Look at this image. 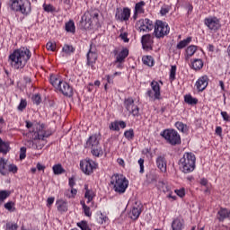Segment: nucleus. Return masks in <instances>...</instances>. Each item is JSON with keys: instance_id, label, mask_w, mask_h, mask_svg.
Masks as SVG:
<instances>
[{"instance_id": "nucleus-1", "label": "nucleus", "mask_w": 230, "mask_h": 230, "mask_svg": "<svg viewBox=\"0 0 230 230\" xmlns=\"http://www.w3.org/2000/svg\"><path fill=\"white\" fill-rule=\"evenodd\" d=\"M9 58L14 69H22V67L28 64V60L31 58V51L27 48H21L14 50L13 53L9 56Z\"/></svg>"}, {"instance_id": "nucleus-2", "label": "nucleus", "mask_w": 230, "mask_h": 230, "mask_svg": "<svg viewBox=\"0 0 230 230\" xmlns=\"http://www.w3.org/2000/svg\"><path fill=\"white\" fill-rule=\"evenodd\" d=\"M111 186L118 195H123L128 188V180L123 174H113L111 178Z\"/></svg>"}, {"instance_id": "nucleus-3", "label": "nucleus", "mask_w": 230, "mask_h": 230, "mask_svg": "<svg viewBox=\"0 0 230 230\" xmlns=\"http://www.w3.org/2000/svg\"><path fill=\"white\" fill-rule=\"evenodd\" d=\"M10 8L13 12L28 17L31 13V2L30 0H10Z\"/></svg>"}, {"instance_id": "nucleus-4", "label": "nucleus", "mask_w": 230, "mask_h": 230, "mask_svg": "<svg viewBox=\"0 0 230 230\" xmlns=\"http://www.w3.org/2000/svg\"><path fill=\"white\" fill-rule=\"evenodd\" d=\"M197 157L193 153H184L179 161V168L183 173H191L195 170Z\"/></svg>"}, {"instance_id": "nucleus-5", "label": "nucleus", "mask_w": 230, "mask_h": 230, "mask_svg": "<svg viewBox=\"0 0 230 230\" xmlns=\"http://www.w3.org/2000/svg\"><path fill=\"white\" fill-rule=\"evenodd\" d=\"M84 148H90L92 155L94 157H101V155H103V149L100 145V137L98 134H93L89 137L84 145Z\"/></svg>"}, {"instance_id": "nucleus-6", "label": "nucleus", "mask_w": 230, "mask_h": 230, "mask_svg": "<svg viewBox=\"0 0 230 230\" xmlns=\"http://www.w3.org/2000/svg\"><path fill=\"white\" fill-rule=\"evenodd\" d=\"M170 33V25L166 22L157 20L154 25L153 35L156 39H164Z\"/></svg>"}, {"instance_id": "nucleus-7", "label": "nucleus", "mask_w": 230, "mask_h": 230, "mask_svg": "<svg viewBox=\"0 0 230 230\" xmlns=\"http://www.w3.org/2000/svg\"><path fill=\"white\" fill-rule=\"evenodd\" d=\"M160 136L172 145L175 146V145H181V135L175 129H165L161 132Z\"/></svg>"}, {"instance_id": "nucleus-8", "label": "nucleus", "mask_w": 230, "mask_h": 230, "mask_svg": "<svg viewBox=\"0 0 230 230\" xmlns=\"http://www.w3.org/2000/svg\"><path fill=\"white\" fill-rule=\"evenodd\" d=\"M150 86L151 90L146 92V96H148L150 102L161 100V85H159V82L154 80L150 83Z\"/></svg>"}, {"instance_id": "nucleus-9", "label": "nucleus", "mask_w": 230, "mask_h": 230, "mask_svg": "<svg viewBox=\"0 0 230 230\" xmlns=\"http://www.w3.org/2000/svg\"><path fill=\"white\" fill-rule=\"evenodd\" d=\"M80 168L85 175H91L96 168H98V164L93 160L86 158L84 160L80 161Z\"/></svg>"}, {"instance_id": "nucleus-10", "label": "nucleus", "mask_w": 230, "mask_h": 230, "mask_svg": "<svg viewBox=\"0 0 230 230\" xmlns=\"http://www.w3.org/2000/svg\"><path fill=\"white\" fill-rule=\"evenodd\" d=\"M136 28L140 33H148L154 30V22L147 18L140 19L137 22Z\"/></svg>"}, {"instance_id": "nucleus-11", "label": "nucleus", "mask_w": 230, "mask_h": 230, "mask_svg": "<svg viewBox=\"0 0 230 230\" xmlns=\"http://www.w3.org/2000/svg\"><path fill=\"white\" fill-rule=\"evenodd\" d=\"M98 13L88 11L81 18V22L84 26L85 30L91 28L93 21H98Z\"/></svg>"}, {"instance_id": "nucleus-12", "label": "nucleus", "mask_w": 230, "mask_h": 230, "mask_svg": "<svg viewBox=\"0 0 230 230\" xmlns=\"http://www.w3.org/2000/svg\"><path fill=\"white\" fill-rule=\"evenodd\" d=\"M204 24L210 30V31H218L220 28H222V24L220 23V19L217 16H208L204 19Z\"/></svg>"}, {"instance_id": "nucleus-13", "label": "nucleus", "mask_w": 230, "mask_h": 230, "mask_svg": "<svg viewBox=\"0 0 230 230\" xmlns=\"http://www.w3.org/2000/svg\"><path fill=\"white\" fill-rule=\"evenodd\" d=\"M115 19L116 21H119V22H127L130 19V8L124 7L122 10L117 9Z\"/></svg>"}, {"instance_id": "nucleus-14", "label": "nucleus", "mask_w": 230, "mask_h": 230, "mask_svg": "<svg viewBox=\"0 0 230 230\" xmlns=\"http://www.w3.org/2000/svg\"><path fill=\"white\" fill-rule=\"evenodd\" d=\"M141 44L143 49L150 51V49H152V46H154V36L152 34L143 35L141 38Z\"/></svg>"}, {"instance_id": "nucleus-15", "label": "nucleus", "mask_w": 230, "mask_h": 230, "mask_svg": "<svg viewBox=\"0 0 230 230\" xmlns=\"http://www.w3.org/2000/svg\"><path fill=\"white\" fill-rule=\"evenodd\" d=\"M58 89L64 96H67L68 98H71V96H73V86H71V84L67 82L63 81L60 84L59 87H58Z\"/></svg>"}, {"instance_id": "nucleus-16", "label": "nucleus", "mask_w": 230, "mask_h": 230, "mask_svg": "<svg viewBox=\"0 0 230 230\" xmlns=\"http://www.w3.org/2000/svg\"><path fill=\"white\" fill-rule=\"evenodd\" d=\"M208 84L209 78L208 75H203L197 80L195 86L197 90L199 91V93H202V91L206 90V87H208Z\"/></svg>"}, {"instance_id": "nucleus-17", "label": "nucleus", "mask_w": 230, "mask_h": 230, "mask_svg": "<svg viewBox=\"0 0 230 230\" xmlns=\"http://www.w3.org/2000/svg\"><path fill=\"white\" fill-rule=\"evenodd\" d=\"M142 212L143 206L141 204L136 203L129 211V217L131 218V220H137Z\"/></svg>"}, {"instance_id": "nucleus-18", "label": "nucleus", "mask_w": 230, "mask_h": 230, "mask_svg": "<svg viewBox=\"0 0 230 230\" xmlns=\"http://www.w3.org/2000/svg\"><path fill=\"white\" fill-rule=\"evenodd\" d=\"M86 58H87V66H90V67H92V69H95L94 65L96 64V60H98V54H96V52L93 51V49L90 48L87 55H86Z\"/></svg>"}, {"instance_id": "nucleus-19", "label": "nucleus", "mask_w": 230, "mask_h": 230, "mask_svg": "<svg viewBox=\"0 0 230 230\" xmlns=\"http://www.w3.org/2000/svg\"><path fill=\"white\" fill-rule=\"evenodd\" d=\"M114 54L117 55L115 62L117 64H122V62H125V58L128 57V49H123L119 54L118 50H114Z\"/></svg>"}, {"instance_id": "nucleus-20", "label": "nucleus", "mask_w": 230, "mask_h": 230, "mask_svg": "<svg viewBox=\"0 0 230 230\" xmlns=\"http://www.w3.org/2000/svg\"><path fill=\"white\" fill-rule=\"evenodd\" d=\"M85 193H84V199H87L86 204H92L91 208L94 206V197H96V194H94V191L93 190L87 189V185H85Z\"/></svg>"}, {"instance_id": "nucleus-21", "label": "nucleus", "mask_w": 230, "mask_h": 230, "mask_svg": "<svg viewBox=\"0 0 230 230\" xmlns=\"http://www.w3.org/2000/svg\"><path fill=\"white\" fill-rule=\"evenodd\" d=\"M172 230H182L184 229V219L181 217H176L172 222Z\"/></svg>"}, {"instance_id": "nucleus-22", "label": "nucleus", "mask_w": 230, "mask_h": 230, "mask_svg": "<svg viewBox=\"0 0 230 230\" xmlns=\"http://www.w3.org/2000/svg\"><path fill=\"white\" fill-rule=\"evenodd\" d=\"M156 166L164 173L166 172V158L164 156H158L156 158Z\"/></svg>"}, {"instance_id": "nucleus-23", "label": "nucleus", "mask_w": 230, "mask_h": 230, "mask_svg": "<svg viewBox=\"0 0 230 230\" xmlns=\"http://www.w3.org/2000/svg\"><path fill=\"white\" fill-rule=\"evenodd\" d=\"M199 47L196 45H190L185 49V60H190V57H193L197 53Z\"/></svg>"}, {"instance_id": "nucleus-24", "label": "nucleus", "mask_w": 230, "mask_h": 230, "mask_svg": "<svg viewBox=\"0 0 230 230\" xmlns=\"http://www.w3.org/2000/svg\"><path fill=\"white\" fill-rule=\"evenodd\" d=\"M56 206L59 213H66L67 211V201L64 199H58L56 201Z\"/></svg>"}, {"instance_id": "nucleus-25", "label": "nucleus", "mask_w": 230, "mask_h": 230, "mask_svg": "<svg viewBox=\"0 0 230 230\" xmlns=\"http://www.w3.org/2000/svg\"><path fill=\"white\" fill-rule=\"evenodd\" d=\"M49 82L51 85H53V87H55L56 89H58L59 85L62 84L63 81L60 78V76L57 75H50Z\"/></svg>"}, {"instance_id": "nucleus-26", "label": "nucleus", "mask_w": 230, "mask_h": 230, "mask_svg": "<svg viewBox=\"0 0 230 230\" xmlns=\"http://www.w3.org/2000/svg\"><path fill=\"white\" fill-rule=\"evenodd\" d=\"M218 217V220L219 222H224V220H226V218H229L230 217V210H228L227 208H221L218 213H217Z\"/></svg>"}, {"instance_id": "nucleus-27", "label": "nucleus", "mask_w": 230, "mask_h": 230, "mask_svg": "<svg viewBox=\"0 0 230 230\" xmlns=\"http://www.w3.org/2000/svg\"><path fill=\"white\" fill-rule=\"evenodd\" d=\"M191 66L194 71H200L204 67V61L200 58H196L191 62Z\"/></svg>"}, {"instance_id": "nucleus-28", "label": "nucleus", "mask_w": 230, "mask_h": 230, "mask_svg": "<svg viewBox=\"0 0 230 230\" xmlns=\"http://www.w3.org/2000/svg\"><path fill=\"white\" fill-rule=\"evenodd\" d=\"M8 152H10V144L4 142L3 139L0 138V154L6 155Z\"/></svg>"}, {"instance_id": "nucleus-29", "label": "nucleus", "mask_w": 230, "mask_h": 230, "mask_svg": "<svg viewBox=\"0 0 230 230\" xmlns=\"http://www.w3.org/2000/svg\"><path fill=\"white\" fill-rule=\"evenodd\" d=\"M191 40H192L191 37H188L187 39L181 40L176 45V49H184V48H186V46H189L190 44Z\"/></svg>"}, {"instance_id": "nucleus-30", "label": "nucleus", "mask_w": 230, "mask_h": 230, "mask_svg": "<svg viewBox=\"0 0 230 230\" xmlns=\"http://www.w3.org/2000/svg\"><path fill=\"white\" fill-rule=\"evenodd\" d=\"M52 171L54 175H62V173H66V169H64L60 164L53 165Z\"/></svg>"}, {"instance_id": "nucleus-31", "label": "nucleus", "mask_w": 230, "mask_h": 230, "mask_svg": "<svg viewBox=\"0 0 230 230\" xmlns=\"http://www.w3.org/2000/svg\"><path fill=\"white\" fill-rule=\"evenodd\" d=\"M146 5V3L145 1H140L135 4V10L136 13H145V6Z\"/></svg>"}, {"instance_id": "nucleus-32", "label": "nucleus", "mask_w": 230, "mask_h": 230, "mask_svg": "<svg viewBox=\"0 0 230 230\" xmlns=\"http://www.w3.org/2000/svg\"><path fill=\"white\" fill-rule=\"evenodd\" d=\"M7 161L0 158V173L2 175H8V168H6Z\"/></svg>"}, {"instance_id": "nucleus-33", "label": "nucleus", "mask_w": 230, "mask_h": 230, "mask_svg": "<svg viewBox=\"0 0 230 230\" xmlns=\"http://www.w3.org/2000/svg\"><path fill=\"white\" fill-rule=\"evenodd\" d=\"M65 30L68 33H75L76 27L75 26V22L73 20H70L67 22L65 25Z\"/></svg>"}, {"instance_id": "nucleus-34", "label": "nucleus", "mask_w": 230, "mask_h": 230, "mask_svg": "<svg viewBox=\"0 0 230 230\" xmlns=\"http://www.w3.org/2000/svg\"><path fill=\"white\" fill-rule=\"evenodd\" d=\"M125 109L129 112L136 105L134 104V99L132 97H128L124 101Z\"/></svg>"}, {"instance_id": "nucleus-35", "label": "nucleus", "mask_w": 230, "mask_h": 230, "mask_svg": "<svg viewBox=\"0 0 230 230\" xmlns=\"http://www.w3.org/2000/svg\"><path fill=\"white\" fill-rule=\"evenodd\" d=\"M184 102L189 105H197L199 103V99L189 94L184 96Z\"/></svg>"}, {"instance_id": "nucleus-36", "label": "nucleus", "mask_w": 230, "mask_h": 230, "mask_svg": "<svg viewBox=\"0 0 230 230\" xmlns=\"http://www.w3.org/2000/svg\"><path fill=\"white\" fill-rule=\"evenodd\" d=\"M175 127L176 128H178V130H180V132H182L183 134H187L188 133V125L178 121L175 123Z\"/></svg>"}, {"instance_id": "nucleus-37", "label": "nucleus", "mask_w": 230, "mask_h": 230, "mask_svg": "<svg viewBox=\"0 0 230 230\" xmlns=\"http://www.w3.org/2000/svg\"><path fill=\"white\" fill-rule=\"evenodd\" d=\"M62 51L65 55H71L72 53H75V47H73V45L65 44Z\"/></svg>"}, {"instance_id": "nucleus-38", "label": "nucleus", "mask_w": 230, "mask_h": 230, "mask_svg": "<svg viewBox=\"0 0 230 230\" xmlns=\"http://www.w3.org/2000/svg\"><path fill=\"white\" fill-rule=\"evenodd\" d=\"M97 220L101 226H107V224H109V217L102 213H101Z\"/></svg>"}, {"instance_id": "nucleus-39", "label": "nucleus", "mask_w": 230, "mask_h": 230, "mask_svg": "<svg viewBox=\"0 0 230 230\" xmlns=\"http://www.w3.org/2000/svg\"><path fill=\"white\" fill-rule=\"evenodd\" d=\"M12 195L10 190H0V202H4Z\"/></svg>"}, {"instance_id": "nucleus-40", "label": "nucleus", "mask_w": 230, "mask_h": 230, "mask_svg": "<svg viewBox=\"0 0 230 230\" xmlns=\"http://www.w3.org/2000/svg\"><path fill=\"white\" fill-rule=\"evenodd\" d=\"M43 10L44 12H47V13H53L54 12H57V8L50 4H43Z\"/></svg>"}, {"instance_id": "nucleus-41", "label": "nucleus", "mask_w": 230, "mask_h": 230, "mask_svg": "<svg viewBox=\"0 0 230 230\" xmlns=\"http://www.w3.org/2000/svg\"><path fill=\"white\" fill-rule=\"evenodd\" d=\"M142 61L146 66H148L149 67L154 66V59L150 56L144 57Z\"/></svg>"}, {"instance_id": "nucleus-42", "label": "nucleus", "mask_w": 230, "mask_h": 230, "mask_svg": "<svg viewBox=\"0 0 230 230\" xmlns=\"http://www.w3.org/2000/svg\"><path fill=\"white\" fill-rule=\"evenodd\" d=\"M4 208H5L7 211L13 213V211H15V203L13 201H8L4 205Z\"/></svg>"}, {"instance_id": "nucleus-43", "label": "nucleus", "mask_w": 230, "mask_h": 230, "mask_svg": "<svg viewBox=\"0 0 230 230\" xmlns=\"http://www.w3.org/2000/svg\"><path fill=\"white\" fill-rule=\"evenodd\" d=\"M124 137L128 139V141H132L134 139V129L130 128L124 132Z\"/></svg>"}, {"instance_id": "nucleus-44", "label": "nucleus", "mask_w": 230, "mask_h": 230, "mask_svg": "<svg viewBox=\"0 0 230 230\" xmlns=\"http://www.w3.org/2000/svg\"><path fill=\"white\" fill-rule=\"evenodd\" d=\"M25 146H27L28 148H32V150H39V146H37V143L33 140H27Z\"/></svg>"}, {"instance_id": "nucleus-45", "label": "nucleus", "mask_w": 230, "mask_h": 230, "mask_svg": "<svg viewBox=\"0 0 230 230\" xmlns=\"http://www.w3.org/2000/svg\"><path fill=\"white\" fill-rule=\"evenodd\" d=\"M28 106V102H26V99H22L20 102V104L17 107V110L20 111V112H22L24 109Z\"/></svg>"}, {"instance_id": "nucleus-46", "label": "nucleus", "mask_w": 230, "mask_h": 230, "mask_svg": "<svg viewBox=\"0 0 230 230\" xmlns=\"http://www.w3.org/2000/svg\"><path fill=\"white\" fill-rule=\"evenodd\" d=\"M175 75H177V66H172L170 70L171 82H173V80H175Z\"/></svg>"}, {"instance_id": "nucleus-47", "label": "nucleus", "mask_w": 230, "mask_h": 230, "mask_svg": "<svg viewBox=\"0 0 230 230\" xmlns=\"http://www.w3.org/2000/svg\"><path fill=\"white\" fill-rule=\"evenodd\" d=\"M109 128H110V130H114L115 132H119V125L118 120L111 122L109 126Z\"/></svg>"}, {"instance_id": "nucleus-48", "label": "nucleus", "mask_w": 230, "mask_h": 230, "mask_svg": "<svg viewBox=\"0 0 230 230\" xmlns=\"http://www.w3.org/2000/svg\"><path fill=\"white\" fill-rule=\"evenodd\" d=\"M18 227L17 224L13 222H7L5 225V230H17Z\"/></svg>"}, {"instance_id": "nucleus-49", "label": "nucleus", "mask_w": 230, "mask_h": 230, "mask_svg": "<svg viewBox=\"0 0 230 230\" xmlns=\"http://www.w3.org/2000/svg\"><path fill=\"white\" fill-rule=\"evenodd\" d=\"M50 134L48 131H38V139L44 141L45 137H49Z\"/></svg>"}, {"instance_id": "nucleus-50", "label": "nucleus", "mask_w": 230, "mask_h": 230, "mask_svg": "<svg viewBox=\"0 0 230 230\" xmlns=\"http://www.w3.org/2000/svg\"><path fill=\"white\" fill-rule=\"evenodd\" d=\"M77 227H80L81 230H91L89 229V225L87 224V221H81L77 223Z\"/></svg>"}, {"instance_id": "nucleus-51", "label": "nucleus", "mask_w": 230, "mask_h": 230, "mask_svg": "<svg viewBox=\"0 0 230 230\" xmlns=\"http://www.w3.org/2000/svg\"><path fill=\"white\" fill-rule=\"evenodd\" d=\"M31 100L35 105H40V102H42V99L40 98V94L39 93L33 95Z\"/></svg>"}, {"instance_id": "nucleus-52", "label": "nucleus", "mask_w": 230, "mask_h": 230, "mask_svg": "<svg viewBox=\"0 0 230 230\" xmlns=\"http://www.w3.org/2000/svg\"><path fill=\"white\" fill-rule=\"evenodd\" d=\"M129 114H132L134 118H139V107L135 106L132 110L129 111Z\"/></svg>"}, {"instance_id": "nucleus-53", "label": "nucleus", "mask_w": 230, "mask_h": 230, "mask_svg": "<svg viewBox=\"0 0 230 230\" xmlns=\"http://www.w3.org/2000/svg\"><path fill=\"white\" fill-rule=\"evenodd\" d=\"M46 48L48 49V51H55V49H57V44L49 41L46 45Z\"/></svg>"}, {"instance_id": "nucleus-54", "label": "nucleus", "mask_w": 230, "mask_h": 230, "mask_svg": "<svg viewBox=\"0 0 230 230\" xmlns=\"http://www.w3.org/2000/svg\"><path fill=\"white\" fill-rule=\"evenodd\" d=\"M174 192L176 193V195H178V197H181V199H182V197L186 195V190H184V188L175 190Z\"/></svg>"}, {"instance_id": "nucleus-55", "label": "nucleus", "mask_w": 230, "mask_h": 230, "mask_svg": "<svg viewBox=\"0 0 230 230\" xmlns=\"http://www.w3.org/2000/svg\"><path fill=\"white\" fill-rule=\"evenodd\" d=\"M138 164H139V166H140V171H139V172H140V173H145V159L140 158V159L138 160Z\"/></svg>"}, {"instance_id": "nucleus-56", "label": "nucleus", "mask_w": 230, "mask_h": 230, "mask_svg": "<svg viewBox=\"0 0 230 230\" xmlns=\"http://www.w3.org/2000/svg\"><path fill=\"white\" fill-rule=\"evenodd\" d=\"M85 217H93V212H91V207L87 206L83 208Z\"/></svg>"}, {"instance_id": "nucleus-57", "label": "nucleus", "mask_w": 230, "mask_h": 230, "mask_svg": "<svg viewBox=\"0 0 230 230\" xmlns=\"http://www.w3.org/2000/svg\"><path fill=\"white\" fill-rule=\"evenodd\" d=\"M20 159H26V147L22 146L20 149Z\"/></svg>"}, {"instance_id": "nucleus-58", "label": "nucleus", "mask_w": 230, "mask_h": 230, "mask_svg": "<svg viewBox=\"0 0 230 230\" xmlns=\"http://www.w3.org/2000/svg\"><path fill=\"white\" fill-rule=\"evenodd\" d=\"M17 170H18L17 165L15 164L8 165V169H7L8 172H11L12 173H17Z\"/></svg>"}, {"instance_id": "nucleus-59", "label": "nucleus", "mask_w": 230, "mask_h": 230, "mask_svg": "<svg viewBox=\"0 0 230 230\" xmlns=\"http://www.w3.org/2000/svg\"><path fill=\"white\" fill-rule=\"evenodd\" d=\"M119 37H120L121 40H123V42H128L130 40L128 39V33H127V32L120 33Z\"/></svg>"}, {"instance_id": "nucleus-60", "label": "nucleus", "mask_w": 230, "mask_h": 230, "mask_svg": "<svg viewBox=\"0 0 230 230\" xmlns=\"http://www.w3.org/2000/svg\"><path fill=\"white\" fill-rule=\"evenodd\" d=\"M221 116L224 119V121H229V114H227V111H221Z\"/></svg>"}, {"instance_id": "nucleus-61", "label": "nucleus", "mask_w": 230, "mask_h": 230, "mask_svg": "<svg viewBox=\"0 0 230 230\" xmlns=\"http://www.w3.org/2000/svg\"><path fill=\"white\" fill-rule=\"evenodd\" d=\"M199 184H201V186H205V187H208L209 186V183L208 181V179L206 178H202L199 181Z\"/></svg>"}, {"instance_id": "nucleus-62", "label": "nucleus", "mask_w": 230, "mask_h": 230, "mask_svg": "<svg viewBox=\"0 0 230 230\" xmlns=\"http://www.w3.org/2000/svg\"><path fill=\"white\" fill-rule=\"evenodd\" d=\"M53 202H55V198H53V197L48 198V199H47V207L49 208V206H51L53 204Z\"/></svg>"}, {"instance_id": "nucleus-63", "label": "nucleus", "mask_w": 230, "mask_h": 230, "mask_svg": "<svg viewBox=\"0 0 230 230\" xmlns=\"http://www.w3.org/2000/svg\"><path fill=\"white\" fill-rule=\"evenodd\" d=\"M108 84H114V77L113 75H106Z\"/></svg>"}, {"instance_id": "nucleus-64", "label": "nucleus", "mask_w": 230, "mask_h": 230, "mask_svg": "<svg viewBox=\"0 0 230 230\" xmlns=\"http://www.w3.org/2000/svg\"><path fill=\"white\" fill-rule=\"evenodd\" d=\"M216 134H217V136H222V127L217 126V127L216 128Z\"/></svg>"}]
</instances>
